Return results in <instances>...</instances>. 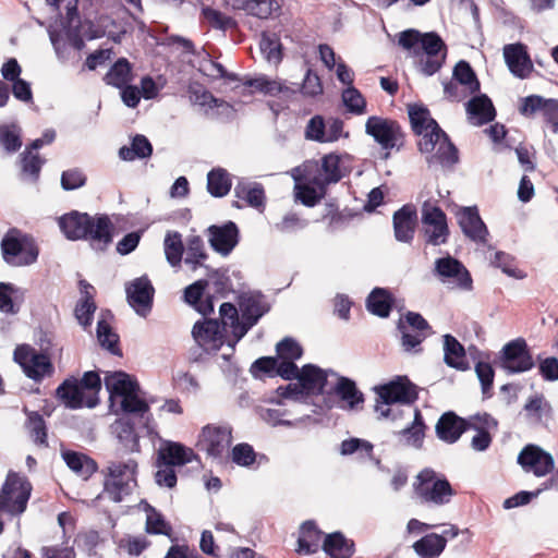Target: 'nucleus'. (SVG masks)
<instances>
[{
  "label": "nucleus",
  "instance_id": "f257e3e1",
  "mask_svg": "<svg viewBox=\"0 0 558 558\" xmlns=\"http://www.w3.org/2000/svg\"><path fill=\"white\" fill-rule=\"evenodd\" d=\"M102 473L105 477L100 496L112 502L123 501L137 485V462L134 459L109 462Z\"/></svg>",
  "mask_w": 558,
  "mask_h": 558
},
{
  "label": "nucleus",
  "instance_id": "f03ea898",
  "mask_svg": "<svg viewBox=\"0 0 558 558\" xmlns=\"http://www.w3.org/2000/svg\"><path fill=\"white\" fill-rule=\"evenodd\" d=\"M374 391L377 395L375 411L383 417L390 416L391 404H412L418 398L416 386L407 376H396L395 379L376 386Z\"/></svg>",
  "mask_w": 558,
  "mask_h": 558
},
{
  "label": "nucleus",
  "instance_id": "7ed1b4c3",
  "mask_svg": "<svg viewBox=\"0 0 558 558\" xmlns=\"http://www.w3.org/2000/svg\"><path fill=\"white\" fill-rule=\"evenodd\" d=\"M413 490L422 504L444 506L456 495L451 484L444 475L425 468L416 476Z\"/></svg>",
  "mask_w": 558,
  "mask_h": 558
},
{
  "label": "nucleus",
  "instance_id": "20e7f679",
  "mask_svg": "<svg viewBox=\"0 0 558 558\" xmlns=\"http://www.w3.org/2000/svg\"><path fill=\"white\" fill-rule=\"evenodd\" d=\"M495 363L509 375L527 372L535 365L523 338H517L506 343Z\"/></svg>",
  "mask_w": 558,
  "mask_h": 558
},
{
  "label": "nucleus",
  "instance_id": "39448f33",
  "mask_svg": "<svg viewBox=\"0 0 558 558\" xmlns=\"http://www.w3.org/2000/svg\"><path fill=\"white\" fill-rule=\"evenodd\" d=\"M12 233V231L7 233L1 241V251L4 262L15 267L34 264L39 254L37 245L27 236L20 239Z\"/></svg>",
  "mask_w": 558,
  "mask_h": 558
},
{
  "label": "nucleus",
  "instance_id": "423d86ee",
  "mask_svg": "<svg viewBox=\"0 0 558 558\" xmlns=\"http://www.w3.org/2000/svg\"><path fill=\"white\" fill-rule=\"evenodd\" d=\"M365 132L385 150L403 146L404 134L396 120L372 116L365 123Z\"/></svg>",
  "mask_w": 558,
  "mask_h": 558
},
{
  "label": "nucleus",
  "instance_id": "0eeeda50",
  "mask_svg": "<svg viewBox=\"0 0 558 558\" xmlns=\"http://www.w3.org/2000/svg\"><path fill=\"white\" fill-rule=\"evenodd\" d=\"M422 225L425 243L433 246H439L447 243L449 238V228L447 216L438 206L424 203L422 207Z\"/></svg>",
  "mask_w": 558,
  "mask_h": 558
},
{
  "label": "nucleus",
  "instance_id": "6e6552de",
  "mask_svg": "<svg viewBox=\"0 0 558 558\" xmlns=\"http://www.w3.org/2000/svg\"><path fill=\"white\" fill-rule=\"evenodd\" d=\"M239 306L243 318V326L238 328L240 337H244L270 310L266 296L259 291L242 293L239 296Z\"/></svg>",
  "mask_w": 558,
  "mask_h": 558
},
{
  "label": "nucleus",
  "instance_id": "1a4fd4ad",
  "mask_svg": "<svg viewBox=\"0 0 558 558\" xmlns=\"http://www.w3.org/2000/svg\"><path fill=\"white\" fill-rule=\"evenodd\" d=\"M192 336L195 342L207 353L217 352L226 341L225 328L217 318L198 320L194 324Z\"/></svg>",
  "mask_w": 558,
  "mask_h": 558
},
{
  "label": "nucleus",
  "instance_id": "9d476101",
  "mask_svg": "<svg viewBox=\"0 0 558 558\" xmlns=\"http://www.w3.org/2000/svg\"><path fill=\"white\" fill-rule=\"evenodd\" d=\"M343 177L341 157L336 153H330L323 156L319 162H316L315 173H308L307 181L323 190L330 184L338 183Z\"/></svg>",
  "mask_w": 558,
  "mask_h": 558
},
{
  "label": "nucleus",
  "instance_id": "9b49d317",
  "mask_svg": "<svg viewBox=\"0 0 558 558\" xmlns=\"http://www.w3.org/2000/svg\"><path fill=\"white\" fill-rule=\"evenodd\" d=\"M125 292L128 303L136 314L145 317L151 311L155 289L146 276L128 283Z\"/></svg>",
  "mask_w": 558,
  "mask_h": 558
},
{
  "label": "nucleus",
  "instance_id": "f8f14e48",
  "mask_svg": "<svg viewBox=\"0 0 558 558\" xmlns=\"http://www.w3.org/2000/svg\"><path fill=\"white\" fill-rule=\"evenodd\" d=\"M518 463L537 477L545 476L555 466L553 456L536 445H526L518 456Z\"/></svg>",
  "mask_w": 558,
  "mask_h": 558
},
{
  "label": "nucleus",
  "instance_id": "ddd939ff",
  "mask_svg": "<svg viewBox=\"0 0 558 558\" xmlns=\"http://www.w3.org/2000/svg\"><path fill=\"white\" fill-rule=\"evenodd\" d=\"M457 220L462 233L469 240L478 244L487 243L489 232L476 206L460 208L457 213Z\"/></svg>",
  "mask_w": 558,
  "mask_h": 558
},
{
  "label": "nucleus",
  "instance_id": "4468645a",
  "mask_svg": "<svg viewBox=\"0 0 558 558\" xmlns=\"http://www.w3.org/2000/svg\"><path fill=\"white\" fill-rule=\"evenodd\" d=\"M87 234L84 239L94 251L104 252L113 239V223L106 214L90 215Z\"/></svg>",
  "mask_w": 558,
  "mask_h": 558
},
{
  "label": "nucleus",
  "instance_id": "2eb2a0df",
  "mask_svg": "<svg viewBox=\"0 0 558 558\" xmlns=\"http://www.w3.org/2000/svg\"><path fill=\"white\" fill-rule=\"evenodd\" d=\"M211 248L228 256L239 243V228L233 221L209 226L206 230Z\"/></svg>",
  "mask_w": 558,
  "mask_h": 558
},
{
  "label": "nucleus",
  "instance_id": "dca6fc26",
  "mask_svg": "<svg viewBox=\"0 0 558 558\" xmlns=\"http://www.w3.org/2000/svg\"><path fill=\"white\" fill-rule=\"evenodd\" d=\"M56 398L68 409L94 408L98 403L97 397L85 399L84 391L74 377L64 379L56 389Z\"/></svg>",
  "mask_w": 558,
  "mask_h": 558
},
{
  "label": "nucleus",
  "instance_id": "f3484780",
  "mask_svg": "<svg viewBox=\"0 0 558 558\" xmlns=\"http://www.w3.org/2000/svg\"><path fill=\"white\" fill-rule=\"evenodd\" d=\"M434 274L442 281L452 279L463 290L472 289V278L466 267L452 256L437 258L435 260Z\"/></svg>",
  "mask_w": 558,
  "mask_h": 558
},
{
  "label": "nucleus",
  "instance_id": "a211bd4d",
  "mask_svg": "<svg viewBox=\"0 0 558 558\" xmlns=\"http://www.w3.org/2000/svg\"><path fill=\"white\" fill-rule=\"evenodd\" d=\"M231 441L230 427L207 425L202 430L198 446L210 457L218 458L230 447Z\"/></svg>",
  "mask_w": 558,
  "mask_h": 558
},
{
  "label": "nucleus",
  "instance_id": "6ab92c4d",
  "mask_svg": "<svg viewBox=\"0 0 558 558\" xmlns=\"http://www.w3.org/2000/svg\"><path fill=\"white\" fill-rule=\"evenodd\" d=\"M196 461L199 463L198 456L193 449L171 440H166L161 444L158 450L157 466L170 465L182 466L187 463Z\"/></svg>",
  "mask_w": 558,
  "mask_h": 558
},
{
  "label": "nucleus",
  "instance_id": "aec40b11",
  "mask_svg": "<svg viewBox=\"0 0 558 558\" xmlns=\"http://www.w3.org/2000/svg\"><path fill=\"white\" fill-rule=\"evenodd\" d=\"M328 374L337 376L333 371H325L314 364H306L301 368L298 380L305 395H330L326 390Z\"/></svg>",
  "mask_w": 558,
  "mask_h": 558
},
{
  "label": "nucleus",
  "instance_id": "412c9836",
  "mask_svg": "<svg viewBox=\"0 0 558 558\" xmlns=\"http://www.w3.org/2000/svg\"><path fill=\"white\" fill-rule=\"evenodd\" d=\"M417 221L416 208L407 204L400 209L395 211L392 217L393 234L398 242L410 244L415 234V227Z\"/></svg>",
  "mask_w": 558,
  "mask_h": 558
},
{
  "label": "nucleus",
  "instance_id": "4be33fe9",
  "mask_svg": "<svg viewBox=\"0 0 558 558\" xmlns=\"http://www.w3.org/2000/svg\"><path fill=\"white\" fill-rule=\"evenodd\" d=\"M505 61L509 71L519 78H526L532 70L533 63L526 50V46L517 43L504 47Z\"/></svg>",
  "mask_w": 558,
  "mask_h": 558
},
{
  "label": "nucleus",
  "instance_id": "5701e85b",
  "mask_svg": "<svg viewBox=\"0 0 558 558\" xmlns=\"http://www.w3.org/2000/svg\"><path fill=\"white\" fill-rule=\"evenodd\" d=\"M468 121L471 125L482 126L496 118V109L492 99L486 94L472 97L465 104Z\"/></svg>",
  "mask_w": 558,
  "mask_h": 558
},
{
  "label": "nucleus",
  "instance_id": "b1692460",
  "mask_svg": "<svg viewBox=\"0 0 558 558\" xmlns=\"http://www.w3.org/2000/svg\"><path fill=\"white\" fill-rule=\"evenodd\" d=\"M435 432L441 441L449 445L456 444L466 432L464 418L458 416L454 412H445L438 418Z\"/></svg>",
  "mask_w": 558,
  "mask_h": 558
},
{
  "label": "nucleus",
  "instance_id": "393cba45",
  "mask_svg": "<svg viewBox=\"0 0 558 558\" xmlns=\"http://www.w3.org/2000/svg\"><path fill=\"white\" fill-rule=\"evenodd\" d=\"M81 299L75 305L74 315L78 324L87 329L93 324L94 314L97 310L95 303V288L86 280H80L78 282Z\"/></svg>",
  "mask_w": 558,
  "mask_h": 558
},
{
  "label": "nucleus",
  "instance_id": "a878e982",
  "mask_svg": "<svg viewBox=\"0 0 558 558\" xmlns=\"http://www.w3.org/2000/svg\"><path fill=\"white\" fill-rule=\"evenodd\" d=\"M89 221V214L72 210L62 215L59 218L58 223L60 230L68 240L78 241L86 238Z\"/></svg>",
  "mask_w": 558,
  "mask_h": 558
},
{
  "label": "nucleus",
  "instance_id": "bb28decb",
  "mask_svg": "<svg viewBox=\"0 0 558 558\" xmlns=\"http://www.w3.org/2000/svg\"><path fill=\"white\" fill-rule=\"evenodd\" d=\"M111 433L117 438L120 446L126 452H140V436L135 430L134 423L131 417L122 416L117 418L110 426Z\"/></svg>",
  "mask_w": 558,
  "mask_h": 558
},
{
  "label": "nucleus",
  "instance_id": "cd10ccee",
  "mask_svg": "<svg viewBox=\"0 0 558 558\" xmlns=\"http://www.w3.org/2000/svg\"><path fill=\"white\" fill-rule=\"evenodd\" d=\"M336 377L337 384L328 391L338 396L345 403V409L355 410L364 403V395L357 389L354 380L338 374Z\"/></svg>",
  "mask_w": 558,
  "mask_h": 558
},
{
  "label": "nucleus",
  "instance_id": "c85d7f7f",
  "mask_svg": "<svg viewBox=\"0 0 558 558\" xmlns=\"http://www.w3.org/2000/svg\"><path fill=\"white\" fill-rule=\"evenodd\" d=\"M442 343L444 362L447 366L458 371H466L470 368L465 349L456 337L450 333H446L442 336Z\"/></svg>",
  "mask_w": 558,
  "mask_h": 558
},
{
  "label": "nucleus",
  "instance_id": "c756f323",
  "mask_svg": "<svg viewBox=\"0 0 558 558\" xmlns=\"http://www.w3.org/2000/svg\"><path fill=\"white\" fill-rule=\"evenodd\" d=\"M235 197L244 201L250 207L263 210L266 204L265 189L262 183L240 180L234 186Z\"/></svg>",
  "mask_w": 558,
  "mask_h": 558
},
{
  "label": "nucleus",
  "instance_id": "7c9ffc66",
  "mask_svg": "<svg viewBox=\"0 0 558 558\" xmlns=\"http://www.w3.org/2000/svg\"><path fill=\"white\" fill-rule=\"evenodd\" d=\"M105 386L110 393V399L114 397L122 398L134 390H140L136 379L124 372H114L107 374L104 379Z\"/></svg>",
  "mask_w": 558,
  "mask_h": 558
},
{
  "label": "nucleus",
  "instance_id": "2f4dec72",
  "mask_svg": "<svg viewBox=\"0 0 558 558\" xmlns=\"http://www.w3.org/2000/svg\"><path fill=\"white\" fill-rule=\"evenodd\" d=\"M323 549L330 558H353L355 545L341 532H333L326 535Z\"/></svg>",
  "mask_w": 558,
  "mask_h": 558
},
{
  "label": "nucleus",
  "instance_id": "473e14b6",
  "mask_svg": "<svg viewBox=\"0 0 558 558\" xmlns=\"http://www.w3.org/2000/svg\"><path fill=\"white\" fill-rule=\"evenodd\" d=\"M323 532L314 521L304 522L299 532L296 551L302 555H311L318 551Z\"/></svg>",
  "mask_w": 558,
  "mask_h": 558
},
{
  "label": "nucleus",
  "instance_id": "72a5a7b5",
  "mask_svg": "<svg viewBox=\"0 0 558 558\" xmlns=\"http://www.w3.org/2000/svg\"><path fill=\"white\" fill-rule=\"evenodd\" d=\"M523 410L526 418L534 424H539L553 416L551 404L542 393L531 396L525 402Z\"/></svg>",
  "mask_w": 558,
  "mask_h": 558
},
{
  "label": "nucleus",
  "instance_id": "f704fd0d",
  "mask_svg": "<svg viewBox=\"0 0 558 558\" xmlns=\"http://www.w3.org/2000/svg\"><path fill=\"white\" fill-rule=\"evenodd\" d=\"M393 301V296L389 290L375 288L367 296L366 307L372 314L386 318L391 312Z\"/></svg>",
  "mask_w": 558,
  "mask_h": 558
},
{
  "label": "nucleus",
  "instance_id": "c9c22d12",
  "mask_svg": "<svg viewBox=\"0 0 558 558\" xmlns=\"http://www.w3.org/2000/svg\"><path fill=\"white\" fill-rule=\"evenodd\" d=\"M110 311L101 312V316L97 323V338L100 345L107 349L113 355H121V350L118 347L119 337L112 331L108 318H111Z\"/></svg>",
  "mask_w": 558,
  "mask_h": 558
},
{
  "label": "nucleus",
  "instance_id": "e433bc0d",
  "mask_svg": "<svg viewBox=\"0 0 558 558\" xmlns=\"http://www.w3.org/2000/svg\"><path fill=\"white\" fill-rule=\"evenodd\" d=\"M62 458L69 469L85 480L97 471V463L84 453L66 450L62 452Z\"/></svg>",
  "mask_w": 558,
  "mask_h": 558
},
{
  "label": "nucleus",
  "instance_id": "4c0bfd02",
  "mask_svg": "<svg viewBox=\"0 0 558 558\" xmlns=\"http://www.w3.org/2000/svg\"><path fill=\"white\" fill-rule=\"evenodd\" d=\"M153 154V146L145 135L136 134L131 140L130 146H122L119 151V158L124 161L149 158Z\"/></svg>",
  "mask_w": 558,
  "mask_h": 558
},
{
  "label": "nucleus",
  "instance_id": "58836bf2",
  "mask_svg": "<svg viewBox=\"0 0 558 558\" xmlns=\"http://www.w3.org/2000/svg\"><path fill=\"white\" fill-rule=\"evenodd\" d=\"M447 541L445 536L430 533L413 544L415 554L421 558H437L445 550Z\"/></svg>",
  "mask_w": 558,
  "mask_h": 558
},
{
  "label": "nucleus",
  "instance_id": "ea45409f",
  "mask_svg": "<svg viewBox=\"0 0 558 558\" xmlns=\"http://www.w3.org/2000/svg\"><path fill=\"white\" fill-rule=\"evenodd\" d=\"M132 78V65L125 58L118 59L104 76L105 83L116 88H123Z\"/></svg>",
  "mask_w": 558,
  "mask_h": 558
},
{
  "label": "nucleus",
  "instance_id": "a19ab883",
  "mask_svg": "<svg viewBox=\"0 0 558 558\" xmlns=\"http://www.w3.org/2000/svg\"><path fill=\"white\" fill-rule=\"evenodd\" d=\"M435 154H430L427 156L426 160L429 165L439 163L442 167H450L458 162V149L451 143L448 135L445 133V136L439 141Z\"/></svg>",
  "mask_w": 558,
  "mask_h": 558
},
{
  "label": "nucleus",
  "instance_id": "79ce46f5",
  "mask_svg": "<svg viewBox=\"0 0 558 558\" xmlns=\"http://www.w3.org/2000/svg\"><path fill=\"white\" fill-rule=\"evenodd\" d=\"M208 258L205 251L204 241L199 235H190L186 239V248L184 263L191 270L195 271L204 266V262Z\"/></svg>",
  "mask_w": 558,
  "mask_h": 558
},
{
  "label": "nucleus",
  "instance_id": "37998d69",
  "mask_svg": "<svg viewBox=\"0 0 558 558\" xmlns=\"http://www.w3.org/2000/svg\"><path fill=\"white\" fill-rule=\"evenodd\" d=\"M408 114L413 132L416 135L423 134L426 130L434 126V130H439V125L430 117L429 110L421 105H410Z\"/></svg>",
  "mask_w": 558,
  "mask_h": 558
},
{
  "label": "nucleus",
  "instance_id": "c03bdc74",
  "mask_svg": "<svg viewBox=\"0 0 558 558\" xmlns=\"http://www.w3.org/2000/svg\"><path fill=\"white\" fill-rule=\"evenodd\" d=\"M220 314V325L221 328H225V331L227 332V327H230L233 341L229 342V345L234 349L235 344L243 338L240 337L238 333V328L243 326V318L239 317V313L236 307L229 302L222 303L219 308Z\"/></svg>",
  "mask_w": 558,
  "mask_h": 558
},
{
  "label": "nucleus",
  "instance_id": "a18cd8bd",
  "mask_svg": "<svg viewBox=\"0 0 558 558\" xmlns=\"http://www.w3.org/2000/svg\"><path fill=\"white\" fill-rule=\"evenodd\" d=\"M452 77L468 90L469 94H476L481 89V83L476 73L465 60H460L453 68Z\"/></svg>",
  "mask_w": 558,
  "mask_h": 558
},
{
  "label": "nucleus",
  "instance_id": "49530a36",
  "mask_svg": "<svg viewBox=\"0 0 558 558\" xmlns=\"http://www.w3.org/2000/svg\"><path fill=\"white\" fill-rule=\"evenodd\" d=\"M163 251L171 267H180L185 251L182 235L178 231H168L163 240Z\"/></svg>",
  "mask_w": 558,
  "mask_h": 558
},
{
  "label": "nucleus",
  "instance_id": "de8ad7c7",
  "mask_svg": "<svg viewBox=\"0 0 558 558\" xmlns=\"http://www.w3.org/2000/svg\"><path fill=\"white\" fill-rule=\"evenodd\" d=\"M231 179L227 170L215 168L207 174V190L214 197H223L231 190Z\"/></svg>",
  "mask_w": 558,
  "mask_h": 558
},
{
  "label": "nucleus",
  "instance_id": "09e8293b",
  "mask_svg": "<svg viewBox=\"0 0 558 558\" xmlns=\"http://www.w3.org/2000/svg\"><path fill=\"white\" fill-rule=\"evenodd\" d=\"M144 502V510L146 511V526L145 531L148 534L170 536L172 526L168 523L165 517L156 510L148 502Z\"/></svg>",
  "mask_w": 558,
  "mask_h": 558
},
{
  "label": "nucleus",
  "instance_id": "8fccbe9b",
  "mask_svg": "<svg viewBox=\"0 0 558 558\" xmlns=\"http://www.w3.org/2000/svg\"><path fill=\"white\" fill-rule=\"evenodd\" d=\"M425 424L422 413L418 409L414 411V420L410 426L399 432L404 439V444L414 448H421L425 436Z\"/></svg>",
  "mask_w": 558,
  "mask_h": 558
},
{
  "label": "nucleus",
  "instance_id": "3c124183",
  "mask_svg": "<svg viewBox=\"0 0 558 558\" xmlns=\"http://www.w3.org/2000/svg\"><path fill=\"white\" fill-rule=\"evenodd\" d=\"M29 362L28 366H25L24 373L28 378L35 381H40L45 376L53 372V365L46 354L36 353Z\"/></svg>",
  "mask_w": 558,
  "mask_h": 558
},
{
  "label": "nucleus",
  "instance_id": "603ef678",
  "mask_svg": "<svg viewBox=\"0 0 558 558\" xmlns=\"http://www.w3.org/2000/svg\"><path fill=\"white\" fill-rule=\"evenodd\" d=\"M397 328L401 333V345L405 352L418 353L422 351L421 343L425 340L426 332L409 329L402 318L399 319Z\"/></svg>",
  "mask_w": 558,
  "mask_h": 558
},
{
  "label": "nucleus",
  "instance_id": "864d4df0",
  "mask_svg": "<svg viewBox=\"0 0 558 558\" xmlns=\"http://www.w3.org/2000/svg\"><path fill=\"white\" fill-rule=\"evenodd\" d=\"M25 413L27 415L26 427L34 442L47 446V426L44 417L36 411L25 410Z\"/></svg>",
  "mask_w": 558,
  "mask_h": 558
},
{
  "label": "nucleus",
  "instance_id": "5fc2aeb1",
  "mask_svg": "<svg viewBox=\"0 0 558 558\" xmlns=\"http://www.w3.org/2000/svg\"><path fill=\"white\" fill-rule=\"evenodd\" d=\"M281 43L276 34L264 32L260 35L259 48L267 61L279 63L282 60Z\"/></svg>",
  "mask_w": 558,
  "mask_h": 558
},
{
  "label": "nucleus",
  "instance_id": "6e6d98bb",
  "mask_svg": "<svg viewBox=\"0 0 558 558\" xmlns=\"http://www.w3.org/2000/svg\"><path fill=\"white\" fill-rule=\"evenodd\" d=\"M140 390L129 393L121 398V410L126 414H135L140 417H144L149 413V403L141 398Z\"/></svg>",
  "mask_w": 558,
  "mask_h": 558
},
{
  "label": "nucleus",
  "instance_id": "4d7b16f0",
  "mask_svg": "<svg viewBox=\"0 0 558 558\" xmlns=\"http://www.w3.org/2000/svg\"><path fill=\"white\" fill-rule=\"evenodd\" d=\"M0 145L9 154L17 151L22 146L21 130L16 125H0Z\"/></svg>",
  "mask_w": 558,
  "mask_h": 558
},
{
  "label": "nucleus",
  "instance_id": "13d9d810",
  "mask_svg": "<svg viewBox=\"0 0 558 558\" xmlns=\"http://www.w3.org/2000/svg\"><path fill=\"white\" fill-rule=\"evenodd\" d=\"M466 430L486 432L496 430L498 422L488 413H476L474 415L464 418Z\"/></svg>",
  "mask_w": 558,
  "mask_h": 558
},
{
  "label": "nucleus",
  "instance_id": "bf43d9fd",
  "mask_svg": "<svg viewBox=\"0 0 558 558\" xmlns=\"http://www.w3.org/2000/svg\"><path fill=\"white\" fill-rule=\"evenodd\" d=\"M327 189H320L308 182V184L296 186V198L305 206L313 207L324 198Z\"/></svg>",
  "mask_w": 558,
  "mask_h": 558
},
{
  "label": "nucleus",
  "instance_id": "052dcab7",
  "mask_svg": "<svg viewBox=\"0 0 558 558\" xmlns=\"http://www.w3.org/2000/svg\"><path fill=\"white\" fill-rule=\"evenodd\" d=\"M342 101L348 111L354 114H362L366 109V101L363 95L354 86L347 87L342 92Z\"/></svg>",
  "mask_w": 558,
  "mask_h": 558
},
{
  "label": "nucleus",
  "instance_id": "680f3d73",
  "mask_svg": "<svg viewBox=\"0 0 558 558\" xmlns=\"http://www.w3.org/2000/svg\"><path fill=\"white\" fill-rule=\"evenodd\" d=\"M21 162L23 174L28 175L36 181L45 160L41 159L38 154H33L28 149H25L21 155Z\"/></svg>",
  "mask_w": 558,
  "mask_h": 558
},
{
  "label": "nucleus",
  "instance_id": "e2e57ef3",
  "mask_svg": "<svg viewBox=\"0 0 558 558\" xmlns=\"http://www.w3.org/2000/svg\"><path fill=\"white\" fill-rule=\"evenodd\" d=\"M418 71L425 76L437 73L446 62L447 53L420 54Z\"/></svg>",
  "mask_w": 558,
  "mask_h": 558
},
{
  "label": "nucleus",
  "instance_id": "0e129e2a",
  "mask_svg": "<svg viewBox=\"0 0 558 558\" xmlns=\"http://www.w3.org/2000/svg\"><path fill=\"white\" fill-rule=\"evenodd\" d=\"M202 15L213 27L220 31H227L229 28H233L236 25L232 17L227 16L220 11L209 7H204L202 9Z\"/></svg>",
  "mask_w": 558,
  "mask_h": 558
},
{
  "label": "nucleus",
  "instance_id": "69168bd1",
  "mask_svg": "<svg viewBox=\"0 0 558 558\" xmlns=\"http://www.w3.org/2000/svg\"><path fill=\"white\" fill-rule=\"evenodd\" d=\"M423 51L422 54H436L448 52V48L441 37L435 33H424L421 39L420 51Z\"/></svg>",
  "mask_w": 558,
  "mask_h": 558
},
{
  "label": "nucleus",
  "instance_id": "338daca9",
  "mask_svg": "<svg viewBox=\"0 0 558 558\" xmlns=\"http://www.w3.org/2000/svg\"><path fill=\"white\" fill-rule=\"evenodd\" d=\"M492 265L500 268L501 271L509 277L522 279L524 278V275L522 271L518 270L515 267L514 257L510 254H507L505 252H496L494 259H492Z\"/></svg>",
  "mask_w": 558,
  "mask_h": 558
},
{
  "label": "nucleus",
  "instance_id": "774afa93",
  "mask_svg": "<svg viewBox=\"0 0 558 558\" xmlns=\"http://www.w3.org/2000/svg\"><path fill=\"white\" fill-rule=\"evenodd\" d=\"M264 88L265 95L272 97L282 95L286 98H290L291 96L295 95L299 90L298 84L287 85L286 82L281 80H270L267 76Z\"/></svg>",
  "mask_w": 558,
  "mask_h": 558
}]
</instances>
